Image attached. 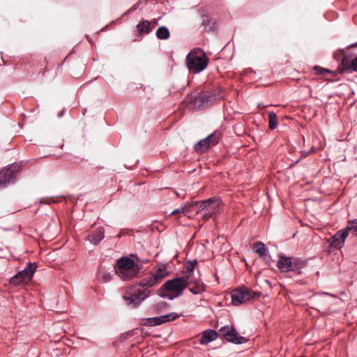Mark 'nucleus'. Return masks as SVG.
I'll return each mask as SVG.
<instances>
[{
	"label": "nucleus",
	"mask_w": 357,
	"mask_h": 357,
	"mask_svg": "<svg viewBox=\"0 0 357 357\" xmlns=\"http://www.w3.org/2000/svg\"><path fill=\"white\" fill-rule=\"evenodd\" d=\"M209 100V97L204 93L195 96H188L183 101V107L190 110H197L205 107Z\"/></svg>",
	"instance_id": "obj_7"
},
{
	"label": "nucleus",
	"mask_w": 357,
	"mask_h": 357,
	"mask_svg": "<svg viewBox=\"0 0 357 357\" xmlns=\"http://www.w3.org/2000/svg\"><path fill=\"white\" fill-rule=\"evenodd\" d=\"M197 261L196 259H195L193 261H189L188 262V266H186L188 274L186 275L192 276L194 269H195V266H197Z\"/></svg>",
	"instance_id": "obj_30"
},
{
	"label": "nucleus",
	"mask_w": 357,
	"mask_h": 357,
	"mask_svg": "<svg viewBox=\"0 0 357 357\" xmlns=\"http://www.w3.org/2000/svg\"><path fill=\"white\" fill-rule=\"evenodd\" d=\"M169 31L166 26H160L156 31V36L158 39L166 40L169 38Z\"/></svg>",
	"instance_id": "obj_27"
},
{
	"label": "nucleus",
	"mask_w": 357,
	"mask_h": 357,
	"mask_svg": "<svg viewBox=\"0 0 357 357\" xmlns=\"http://www.w3.org/2000/svg\"><path fill=\"white\" fill-rule=\"evenodd\" d=\"M221 137V135L218 131H215L212 134L209 135L207 137L204 138L208 144V147L215 146Z\"/></svg>",
	"instance_id": "obj_24"
},
{
	"label": "nucleus",
	"mask_w": 357,
	"mask_h": 357,
	"mask_svg": "<svg viewBox=\"0 0 357 357\" xmlns=\"http://www.w3.org/2000/svg\"><path fill=\"white\" fill-rule=\"evenodd\" d=\"M150 273L153 275L155 280L158 282H161L169 275L167 266L165 264H160L153 267Z\"/></svg>",
	"instance_id": "obj_14"
},
{
	"label": "nucleus",
	"mask_w": 357,
	"mask_h": 357,
	"mask_svg": "<svg viewBox=\"0 0 357 357\" xmlns=\"http://www.w3.org/2000/svg\"><path fill=\"white\" fill-rule=\"evenodd\" d=\"M351 61L349 60V57L346 54H344L342 59L340 65L338 66V71L340 73H343L344 72H351Z\"/></svg>",
	"instance_id": "obj_21"
},
{
	"label": "nucleus",
	"mask_w": 357,
	"mask_h": 357,
	"mask_svg": "<svg viewBox=\"0 0 357 357\" xmlns=\"http://www.w3.org/2000/svg\"><path fill=\"white\" fill-rule=\"evenodd\" d=\"M169 307V303L165 301H159L153 305V309L156 312H160L161 311L168 308Z\"/></svg>",
	"instance_id": "obj_29"
},
{
	"label": "nucleus",
	"mask_w": 357,
	"mask_h": 357,
	"mask_svg": "<svg viewBox=\"0 0 357 357\" xmlns=\"http://www.w3.org/2000/svg\"><path fill=\"white\" fill-rule=\"evenodd\" d=\"M194 205H195V203L190 204H185V205L181 206V212H183V214L191 212L192 208Z\"/></svg>",
	"instance_id": "obj_32"
},
{
	"label": "nucleus",
	"mask_w": 357,
	"mask_h": 357,
	"mask_svg": "<svg viewBox=\"0 0 357 357\" xmlns=\"http://www.w3.org/2000/svg\"><path fill=\"white\" fill-rule=\"evenodd\" d=\"M103 278H104V281L105 282H109L110 280V279H111V277H110V275L109 274H107V275H105L103 276Z\"/></svg>",
	"instance_id": "obj_35"
},
{
	"label": "nucleus",
	"mask_w": 357,
	"mask_h": 357,
	"mask_svg": "<svg viewBox=\"0 0 357 357\" xmlns=\"http://www.w3.org/2000/svg\"><path fill=\"white\" fill-rule=\"evenodd\" d=\"M208 149H209L208 144L206 142V139H202L199 140L194 146L195 151L199 153H203L206 152Z\"/></svg>",
	"instance_id": "obj_25"
},
{
	"label": "nucleus",
	"mask_w": 357,
	"mask_h": 357,
	"mask_svg": "<svg viewBox=\"0 0 357 357\" xmlns=\"http://www.w3.org/2000/svg\"><path fill=\"white\" fill-rule=\"evenodd\" d=\"M260 295V292L255 291L245 286H242L231 291V304L238 306L251 299L259 298Z\"/></svg>",
	"instance_id": "obj_6"
},
{
	"label": "nucleus",
	"mask_w": 357,
	"mask_h": 357,
	"mask_svg": "<svg viewBox=\"0 0 357 357\" xmlns=\"http://www.w3.org/2000/svg\"><path fill=\"white\" fill-rule=\"evenodd\" d=\"M158 284V282L155 280L153 275L150 273V275L142 280L139 283H137V287L140 289H146L149 290V288H151L155 284Z\"/></svg>",
	"instance_id": "obj_19"
},
{
	"label": "nucleus",
	"mask_w": 357,
	"mask_h": 357,
	"mask_svg": "<svg viewBox=\"0 0 357 357\" xmlns=\"http://www.w3.org/2000/svg\"><path fill=\"white\" fill-rule=\"evenodd\" d=\"M104 238V233L102 231H97L89 234L86 239L94 245L98 244Z\"/></svg>",
	"instance_id": "obj_23"
},
{
	"label": "nucleus",
	"mask_w": 357,
	"mask_h": 357,
	"mask_svg": "<svg viewBox=\"0 0 357 357\" xmlns=\"http://www.w3.org/2000/svg\"><path fill=\"white\" fill-rule=\"evenodd\" d=\"M317 75H324L328 73H331V70L318 66H315L313 68Z\"/></svg>",
	"instance_id": "obj_31"
},
{
	"label": "nucleus",
	"mask_w": 357,
	"mask_h": 357,
	"mask_svg": "<svg viewBox=\"0 0 357 357\" xmlns=\"http://www.w3.org/2000/svg\"><path fill=\"white\" fill-rule=\"evenodd\" d=\"M348 236L349 234L345 228L337 231L328 240L330 244V248L335 250L341 249L344 246L345 240Z\"/></svg>",
	"instance_id": "obj_12"
},
{
	"label": "nucleus",
	"mask_w": 357,
	"mask_h": 357,
	"mask_svg": "<svg viewBox=\"0 0 357 357\" xmlns=\"http://www.w3.org/2000/svg\"><path fill=\"white\" fill-rule=\"evenodd\" d=\"M195 206L198 208L197 213H202L203 220L207 221L220 213L222 201L219 197H213L205 200L195 202Z\"/></svg>",
	"instance_id": "obj_3"
},
{
	"label": "nucleus",
	"mask_w": 357,
	"mask_h": 357,
	"mask_svg": "<svg viewBox=\"0 0 357 357\" xmlns=\"http://www.w3.org/2000/svg\"><path fill=\"white\" fill-rule=\"evenodd\" d=\"M76 159H77L76 157H73V158L70 159V161L73 162H77Z\"/></svg>",
	"instance_id": "obj_36"
},
{
	"label": "nucleus",
	"mask_w": 357,
	"mask_h": 357,
	"mask_svg": "<svg viewBox=\"0 0 357 357\" xmlns=\"http://www.w3.org/2000/svg\"><path fill=\"white\" fill-rule=\"evenodd\" d=\"M293 259L286 256H280L277 261V266L279 270L284 273L290 272Z\"/></svg>",
	"instance_id": "obj_15"
},
{
	"label": "nucleus",
	"mask_w": 357,
	"mask_h": 357,
	"mask_svg": "<svg viewBox=\"0 0 357 357\" xmlns=\"http://www.w3.org/2000/svg\"><path fill=\"white\" fill-rule=\"evenodd\" d=\"M19 168L16 165H10L0 171V186H5L7 183L16 180Z\"/></svg>",
	"instance_id": "obj_10"
},
{
	"label": "nucleus",
	"mask_w": 357,
	"mask_h": 357,
	"mask_svg": "<svg viewBox=\"0 0 357 357\" xmlns=\"http://www.w3.org/2000/svg\"><path fill=\"white\" fill-rule=\"evenodd\" d=\"M137 31L139 36L148 34L151 31V23L149 20H142L136 26Z\"/></svg>",
	"instance_id": "obj_20"
},
{
	"label": "nucleus",
	"mask_w": 357,
	"mask_h": 357,
	"mask_svg": "<svg viewBox=\"0 0 357 357\" xmlns=\"http://www.w3.org/2000/svg\"><path fill=\"white\" fill-rule=\"evenodd\" d=\"M208 59L206 53L200 48L191 50L186 56V64L190 72L199 73L208 66Z\"/></svg>",
	"instance_id": "obj_4"
},
{
	"label": "nucleus",
	"mask_w": 357,
	"mask_h": 357,
	"mask_svg": "<svg viewBox=\"0 0 357 357\" xmlns=\"http://www.w3.org/2000/svg\"><path fill=\"white\" fill-rule=\"evenodd\" d=\"M188 287L185 276L176 277L167 280L158 290V294L163 298L173 300L183 293Z\"/></svg>",
	"instance_id": "obj_1"
},
{
	"label": "nucleus",
	"mask_w": 357,
	"mask_h": 357,
	"mask_svg": "<svg viewBox=\"0 0 357 357\" xmlns=\"http://www.w3.org/2000/svg\"><path fill=\"white\" fill-rule=\"evenodd\" d=\"M202 18V26L204 27V31L211 32L216 29V22L207 13H203Z\"/></svg>",
	"instance_id": "obj_16"
},
{
	"label": "nucleus",
	"mask_w": 357,
	"mask_h": 357,
	"mask_svg": "<svg viewBox=\"0 0 357 357\" xmlns=\"http://www.w3.org/2000/svg\"><path fill=\"white\" fill-rule=\"evenodd\" d=\"M181 316V314H177L176 312H171L160 317L148 318L146 319V322L144 323V325L158 326L169 321H174Z\"/></svg>",
	"instance_id": "obj_13"
},
{
	"label": "nucleus",
	"mask_w": 357,
	"mask_h": 357,
	"mask_svg": "<svg viewBox=\"0 0 357 357\" xmlns=\"http://www.w3.org/2000/svg\"><path fill=\"white\" fill-rule=\"evenodd\" d=\"M218 333L220 336H222L228 342L234 344H242L246 341L245 338L239 335L234 326H222Z\"/></svg>",
	"instance_id": "obj_9"
},
{
	"label": "nucleus",
	"mask_w": 357,
	"mask_h": 357,
	"mask_svg": "<svg viewBox=\"0 0 357 357\" xmlns=\"http://www.w3.org/2000/svg\"><path fill=\"white\" fill-rule=\"evenodd\" d=\"M142 266L128 257L119 259L116 264V273L123 280H130L139 275Z\"/></svg>",
	"instance_id": "obj_2"
},
{
	"label": "nucleus",
	"mask_w": 357,
	"mask_h": 357,
	"mask_svg": "<svg viewBox=\"0 0 357 357\" xmlns=\"http://www.w3.org/2000/svg\"><path fill=\"white\" fill-rule=\"evenodd\" d=\"M345 229L348 234L349 231H352L354 235L357 236V218L348 220Z\"/></svg>",
	"instance_id": "obj_28"
},
{
	"label": "nucleus",
	"mask_w": 357,
	"mask_h": 357,
	"mask_svg": "<svg viewBox=\"0 0 357 357\" xmlns=\"http://www.w3.org/2000/svg\"><path fill=\"white\" fill-rule=\"evenodd\" d=\"M252 250L257 253L260 257H265L268 252V249L265 244L261 241L254 243L252 245Z\"/></svg>",
	"instance_id": "obj_22"
},
{
	"label": "nucleus",
	"mask_w": 357,
	"mask_h": 357,
	"mask_svg": "<svg viewBox=\"0 0 357 357\" xmlns=\"http://www.w3.org/2000/svg\"><path fill=\"white\" fill-rule=\"evenodd\" d=\"M180 214H183V212H181V207H180L179 208H177V209L174 210V211L170 213V215H180Z\"/></svg>",
	"instance_id": "obj_34"
},
{
	"label": "nucleus",
	"mask_w": 357,
	"mask_h": 357,
	"mask_svg": "<svg viewBox=\"0 0 357 357\" xmlns=\"http://www.w3.org/2000/svg\"><path fill=\"white\" fill-rule=\"evenodd\" d=\"M219 335V333L215 331V330H206L202 333V335L200 338L199 343L201 344L206 345L209 342L216 340Z\"/></svg>",
	"instance_id": "obj_17"
},
{
	"label": "nucleus",
	"mask_w": 357,
	"mask_h": 357,
	"mask_svg": "<svg viewBox=\"0 0 357 357\" xmlns=\"http://www.w3.org/2000/svg\"><path fill=\"white\" fill-rule=\"evenodd\" d=\"M36 270V264L29 263L24 270L18 272L15 275L10 279V284L14 286H17L21 283L29 282L32 279Z\"/></svg>",
	"instance_id": "obj_8"
},
{
	"label": "nucleus",
	"mask_w": 357,
	"mask_h": 357,
	"mask_svg": "<svg viewBox=\"0 0 357 357\" xmlns=\"http://www.w3.org/2000/svg\"><path fill=\"white\" fill-rule=\"evenodd\" d=\"M291 264L290 271L300 275L302 273V269L307 266V261L301 258H294Z\"/></svg>",
	"instance_id": "obj_18"
},
{
	"label": "nucleus",
	"mask_w": 357,
	"mask_h": 357,
	"mask_svg": "<svg viewBox=\"0 0 357 357\" xmlns=\"http://www.w3.org/2000/svg\"><path fill=\"white\" fill-rule=\"evenodd\" d=\"M185 282L189 291L195 295L201 294L206 290V285L199 278L191 275H185Z\"/></svg>",
	"instance_id": "obj_11"
},
{
	"label": "nucleus",
	"mask_w": 357,
	"mask_h": 357,
	"mask_svg": "<svg viewBox=\"0 0 357 357\" xmlns=\"http://www.w3.org/2000/svg\"><path fill=\"white\" fill-rule=\"evenodd\" d=\"M351 47H357V42H356V43H354V44H352V45H351Z\"/></svg>",
	"instance_id": "obj_37"
},
{
	"label": "nucleus",
	"mask_w": 357,
	"mask_h": 357,
	"mask_svg": "<svg viewBox=\"0 0 357 357\" xmlns=\"http://www.w3.org/2000/svg\"><path fill=\"white\" fill-rule=\"evenodd\" d=\"M268 128L271 130L276 128L278 123V116L274 112H269L268 114Z\"/></svg>",
	"instance_id": "obj_26"
},
{
	"label": "nucleus",
	"mask_w": 357,
	"mask_h": 357,
	"mask_svg": "<svg viewBox=\"0 0 357 357\" xmlns=\"http://www.w3.org/2000/svg\"><path fill=\"white\" fill-rule=\"evenodd\" d=\"M351 71L357 72V56L351 61Z\"/></svg>",
	"instance_id": "obj_33"
},
{
	"label": "nucleus",
	"mask_w": 357,
	"mask_h": 357,
	"mask_svg": "<svg viewBox=\"0 0 357 357\" xmlns=\"http://www.w3.org/2000/svg\"><path fill=\"white\" fill-rule=\"evenodd\" d=\"M150 293L149 290L140 289L137 287V284H135L127 288L123 298L127 305L137 307L144 300L149 296Z\"/></svg>",
	"instance_id": "obj_5"
},
{
	"label": "nucleus",
	"mask_w": 357,
	"mask_h": 357,
	"mask_svg": "<svg viewBox=\"0 0 357 357\" xmlns=\"http://www.w3.org/2000/svg\"><path fill=\"white\" fill-rule=\"evenodd\" d=\"M45 71L44 70V71L42 72V74L45 75Z\"/></svg>",
	"instance_id": "obj_38"
}]
</instances>
